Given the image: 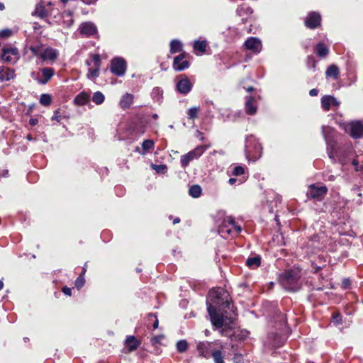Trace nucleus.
<instances>
[{"mask_svg":"<svg viewBox=\"0 0 363 363\" xmlns=\"http://www.w3.org/2000/svg\"><path fill=\"white\" fill-rule=\"evenodd\" d=\"M245 152L249 161L255 162L261 157L262 147L255 136L249 135L246 138Z\"/></svg>","mask_w":363,"mask_h":363,"instance_id":"nucleus-3","label":"nucleus"},{"mask_svg":"<svg viewBox=\"0 0 363 363\" xmlns=\"http://www.w3.org/2000/svg\"><path fill=\"white\" fill-rule=\"evenodd\" d=\"M155 146V143L152 140H145L142 143L143 152L142 155H145L148 150H152Z\"/></svg>","mask_w":363,"mask_h":363,"instance_id":"nucleus-32","label":"nucleus"},{"mask_svg":"<svg viewBox=\"0 0 363 363\" xmlns=\"http://www.w3.org/2000/svg\"><path fill=\"white\" fill-rule=\"evenodd\" d=\"M151 167L157 172L164 173L165 172V170L167 169V167L164 164H159V165H157V164H152Z\"/></svg>","mask_w":363,"mask_h":363,"instance_id":"nucleus-44","label":"nucleus"},{"mask_svg":"<svg viewBox=\"0 0 363 363\" xmlns=\"http://www.w3.org/2000/svg\"><path fill=\"white\" fill-rule=\"evenodd\" d=\"M333 131V129L330 126L323 125L322 127V133L327 145V151L328 156L330 159L335 160L333 155V151L335 150V142L333 140H331L329 137V134L331 133Z\"/></svg>","mask_w":363,"mask_h":363,"instance_id":"nucleus-10","label":"nucleus"},{"mask_svg":"<svg viewBox=\"0 0 363 363\" xmlns=\"http://www.w3.org/2000/svg\"><path fill=\"white\" fill-rule=\"evenodd\" d=\"M350 285V280L349 279H345L342 281V286L345 289H347Z\"/></svg>","mask_w":363,"mask_h":363,"instance_id":"nucleus-51","label":"nucleus"},{"mask_svg":"<svg viewBox=\"0 0 363 363\" xmlns=\"http://www.w3.org/2000/svg\"><path fill=\"white\" fill-rule=\"evenodd\" d=\"M111 71L118 77H122L126 71V62L122 57H116L111 60Z\"/></svg>","mask_w":363,"mask_h":363,"instance_id":"nucleus-8","label":"nucleus"},{"mask_svg":"<svg viewBox=\"0 0 363 363\" xmlns=\"http://www.w3.org/2000/svg\"><path fill=\"white\" fill-rule=\"evenodd\" d=\"M15 77L14 70L7 67H0V80L9 81Z\"/></svg>","mask_w":363,"mask_h":363,"instance_id":"nucleus-20","label":"nucleus"},{"mask_svg":"<svg viewBox=\"0 0 363 363\" xmlns=\"http://www.w3.org/2000/svg\"><path fill=\"white\" fill-rule=\"evenodd\" d=\"M42 49V45H32L30 47V50L32 52V53L35 56H39L40 57V53Z\"/></svg>","mask_w":363,"mask_h":363,"instance_id":"nucleus-40","label":"nucleus"},{"mask_svg":"<svg viewBox=\"0 0 363 363\" xmlns=\"http://www.w3.org/2000/svg\"><path fill=\"white\" fill-rule=\"evenodd\" d=\"M180 222V219L179 218H176L174 219L173 220V224H177V223H179Z\"/></svg>","mask_w":363,"mask_h":363,"instance_id":"nucleus-61","label":"nucleus"},{"mask_svg":"<svg viewBox=\"0 0 363 363\" xmlns=\"http://www.w3.org/2000/svg\"><path fill=\"white\" fill-rule=\"evenodd\" d=\"M148 317H149V318H155V321L153 323L152 327H153V329H157L158 328V325H159V320L157 319V315L155 314H153V313H150L148 315Z\"/></svg>","mask_w":363,"mask_h":363,"instance_id":"nucleus-47","label":"nucleus"},{"mask_svg":"<svg viewBox=\"0 0 363 363\" xmlns=\"http://www.w3.org/2000/svg\"><path fill=\"white\" fill-rule=\"evenodd\" d=\"M335 176H334V175H330V176L328 177V179L329 181H334V180H335Z\"/></svg>","mask_w":363,"mask_h":363,"instance_id":"nucleus-62","label":"nucleus"},{"mask_svg":"<svg viewBox=\"0 0 363 363\" xmlns=\"http://www.w3.org/2000/svg\"><path fill=\"white\" fill-rule=\"evenodd\" d=\"M236 11H237L238 15L240 16H242L245 14L249 15V14L252 13V9L250 6H248L245 4H242V5L239 6L238 7Z\"/></svg>","mask_w":363,"mask_h":363,"instance_id":"nucleus-30","label":"nucleus"},{"mask_svg":"<svg viewBox=\"0 0 363 363\" xmlns=\"http://www.w3.org/2000/svg\"><path fill=\"white\" fill-rule=\"evenodd\" d=\"M192 87L193 84L186 77L182 78L176 85L177 91L183 95L189 94Z\"/></svg>","mask_w":363,"mask_h":363,"instance_id":"nucleus-13","label":"nucleus"},{"mask_svg":"<svg viewBox=\"0 0 363 363\" xmlns=\"http://www.w3.org/2000/svg\"><path fill=\"white\" fill-rule=\"evenodd\" d=\"M328 193V188L326 186H316L315 184H311L307 191V196L309 199H316L317 201H322L324 196Z\"/></svg>","mask_w":363,"mask_h":363,"instance_id":"nucleus-7","label":"nucleus"},{"mask_svg":"<svg viewBox=\"0 0 363 363\" xmlns=\"http://www.w3.org/2000/svg\"><path fill=\"white\" fill-rule=\"evenodd\" d=\"M9 174L8 170H3L2 172L0 173V179L1 177H7Z\"/></svg>","mask_w":363,"mask_h":363,"instance_id":"nucleus-56","label":"nucleus"},{"mask_svg":"<svg viewBox=\"0 0 363 363\" xmlns=\"http://www.w3.org/2000/svg\"><path fill=\"white\" fill-rule=\"evenodd\" d=\"M352 165L354 167L355 170L359 171V162L357 159H354L352 162Z\"/></svg>","mask_w":363,"mask_h":363,"instance_id":"nucleus-53","label":"nucleus"},{"mask_svg":"<svg viewBox=\"0 0 363 363\" xmlns=\"http://www.w3.org/2000/svg\"><path fill=\"white\" fill-rule=\"evenodd\" d=\"M99 75V67H95L93 69H89L88 77L89 78H96Z\"/></svg>","mask_w":363,"mask_h":363,"instance_id":"nucleus-41","label":"nucleus"},{"mask_svg":"<svg viewBox=\"0 0 363 363\" xmlns=\"http://www.w3.org/2000/svg\"><path fill=\"white\" fill-rule=\"evenodd\" d=\"M188 343L185 340H182L177 343V350L179 352H184L187 350Z\"/></svg>","mask_w":363,"mask_h":363,"instance_id":"nucleus-37","label":"nucleus"},{"mask_svg":"<svg viewBox=\"0 0 363 363\" xmlns=\"http://www.w3.org/2000/svg\"><path fill=\"white\" fill-rule=\"evenodd\" d=\"M125 343L127 344L130 351L135 350L140 345V342L136 340V338L133 335L128 336L126 337Z\"/></svg>","mask_w":363,"mask_h":363,"instance_id":"nucleus-25","label":"nucleus"},{"mask_svg":"<svg viewBox=\"0 0 363 363\" xmlns=\"http://www.w3.org/2000/svg\"><path fill=\"white\" fill-rule=\"evenodd\" d=\"M84 3L86 4H92L93 2L89 1V0H82Z\"/></svg>","mask_w":363,"mask_h":363,"instance_id":"nucleus-63","label":"nucleus"},{"mask_svg":"<svg viewBox=\"0 0 363 363\" xmlns=\"http://www.w3.org/2000/svg\"><path fill=\"white\" fill-rule=\"evenodd\" d=\"M246 49L251 50L255 53H259L262 48V42L259 39L250 37L245 42Z\"/></svg>","mask_w":363,"mask_h":363,"instance_id":"nucleus-14","label":"nucleus"},{"mask_svg":"<svg viewBox=\"0 0 363 363\" xmlns=\"http://www.w3.org/2000/svg\"><path fill=\"white\" fill-rule=\"evenodd\" d=\"M104 95L101 91L94 93L92 101L97 105L101 104L104 101Z\"/></svg>","mask_w":363,"mask_h":363,"instance_id":"nucleus-34","label":"nucleus"},{"mask_svg":"<svg viewBox=\"0 0 363 363\" xmlns=\"http://www.w3.org/2000/svg\"><path fill=\"white\" fill-rule=\"evenodd\" d=\"M133 102V95L131 94L126 93L121 98L119 105L123 108H129Z\"/></svg>","mask_w":363,"mask_h":363,"instance_id":"nucleus-21","label":"nucleus"},{"mask_svg":"<svg viewBox=\"0 0 363 363\" xmlns=\"http://www.w3.org/2000/svg\"><path fill=\"white\" fill-rule=\"evenodd\" d=\"M199 108L198 107H191L187 111L188 118L189 119H195L198 117Z\"/></svg>","mask_w":363,"mask_h":363,"instance_id":"nucleus-38","label":"nucleus"},{"mask_svg":"<svg viewBox=\"0 0 363 363\" xmlns=\"http://www.w3.org/2000/svg\"><path fill=\"white\" fill-rule=\"evenodd\" d=\"M333 100V96L331 95H325L321 98V106L324 111H328L330 110L332 106Z\"/></svg>","mask_w":363,"mask_h":363,"instance_id":"nucleus-27","label":"nucleus"},{"mask_svg":"<svg viewBox=\"0 0 363 363\" xmlns=\"http://www.w3.org/2000/svg\"><path fill=\"white\" fill-rule=\"evenodd\" d=\"M241 230V227L236 223L235 218L232 216H228L224 218L218 228V232L223 237L225 236V235H236Z\"/></svg>","mask_w":363,"mask_h":363,"instance_id":"nucleus-4","label":"nucleus"},{"mask_svg":"<svg viewBox=\"0 0 363 363\" xmlns=\"http://www.w3.org/2000/svg\"><path fill=\"white\" fill-rule=\"evenodd\" d=\"M38 123V120L36 118H31L29 120V124L32 126L35 125Z\"/></svg>","mask_w":363,"mask_h":363,"instance_id":"nucleus-54","label":"nucleus"},{"mask_svg":"<svg viewBox=\"0 0 363 363\" xmlns=\"http://www.w3.org/2000/svg\"><path fill=\"white\" fill-rule=\"evenodd\" d=\"M261 264V257L255 255L252 257H248L246 260V265L251 269H256Z\"/></svg>","mask_w":363,"mask_h":363,"instance_id":"nucleus-24","label":"nucleus"},{"mask_svg":"<svg viewBox=\"0 0 363 363\" xmlns=\"http://www.w3.org/2000/svg\"><path fill=\"white\" fill-rule=\"evenodd\" d=\"M162 95V90L159 87H155L152 91V96L154 99L159 101Z\"/></svg>","mask_w":363,"mask_h":363,"instance_id":"nucleus-42","label":"nucleus"},{"mask_svg":"<svg viewBox=\"0 0 363 363\" xmlns=\"http://www.w3.org/2000/svg\"><path fill=\"white\" fill-rule=\"evenodd\" d=\"M5 8L4 4L2 2H0V11L4 10Z\"/></svg>","mask_w":363,"mask_h":363,"instance_id":"nucleus-64","label":"nucleus"},{"mask_svg":"<svg viewBox=\"0 0 363 363\" xmlns=\"http://www.w3.org/2000/svg\"><path fill=\"white\" fill-rule=\"evenodd\" d=\"M19 57L16 48L4 47L2 49L1 59L6 62L15 63Z\"/></svg>","mask_w":363,"mask_h":363,"instance_id":"nucleus-11","label":"nucleus"},{"mask_svg":"<svg viewBox=\"0 0 363 363\" xmlns=\"http://www.w3.org/2000/svg\"><path fill=\"white\" fill-rule=\"evenodd\" d=\"M321 17L318 13L311 12L305 19V25L311 29L317 28L320 24Z\"/></svg>","mask_w":363,"mask_h":363,"instance_id":"nucleus-17","label":"nucleus"},{"mask_svg":"<svg viewBox=\"0 0 363 363\" xmlns=\"http://www.w3.org/2000/svg\"><path fill=\"white\" fill-rule=\"evenodd\" d=\"M316 52L318 57L323 58L328 55L329 50L323 43H319L316 45Z\"/></svg>","mask_w":363,"mask_h":363,"instance_id":"nucleus-28","label":"nucleus"},{"mask_svg":"<svg viewBox=\"0 0 363 363\" xmlns=\"http://www.w3.org/2000/svg\"><path fill=\"white\" fill-rule=\"evenodd\" d=\"M11 35V30L9 29H5L0 31V37L8 38Z\"/></svg>","mask_w":363,"mask_h":363,"instance_id":"nucleus-48","label":"nucleus"},{"mask_svg":"<svg viewBox=\"0 0 363 363\" xmlns=\"http://www.w3.org/2000/svg\"><path fill=\"white\" fill-rule=\"evenodd\" d=\"M186 56V53H182L174 57L173 62V68L176 71H182L189 67V61L184 60Z\"/></svg>","mask_w":363,"mask_h":363,"instance_id":"nucleus-18","label":"nucleus"},{"mask_svg":"<svg viewBox=\"0 0 363 363\" xmlns=\"http://www.w3.org/2000/svg\"><path fill=\"white\" fill-rule=\"evenodd\" d=\"M340 104V101H337L334 96H333V102H332V106H335L336 107L339 106Z\"/></svg>","mask_w":363,"mask_h":363,"instance_id":"nucleus-55","label":"nucleus"},{"mask_svg":"<svg viewBox=\"0 0 363 363\" xmlns=\"http://www.w3.org/2000/svg\"><path fill=\"white\" fill-rule=\"evenodd\" d=\"M207 147L205 145H199L194 150L181 157V165L183 168L186 167L190 162L199 159L206 150Z\"/></svg>","mask_w":363,"mask_h":363,"instance_id":"nucleus-6","label":"nucleus"},{"mask_svg":"<svg viewBox=\"0 0 363 363\" xmlns=\"http://www.w3.org/2000/svg\"><path fill=\"white\" fill-rule=\"evenodd\" d=\"M245 173V169L242 166H236L233 168L232 172L233 175L234 176H240Z\"/></svg>","mask_w":363,"mask_h":363,"instance_id":"nucleus-43","label":"nucleus"},{"mask_svg":"<svg viewBox=\"0 0 363 363\" xmlns=\"http://www.w3.org/2000/svg\"><path fill=\"white\" fill-rule=\"evenodd\" d=\"M333 318L334 320L337 322V323H339L340 322L341 320V317L339 314L336 315H333Z\"/></svg>","mask_w":363,"mask_h":363,"instance_id":"nucleus-57","label":"nucleus"},{"mask_svg":"<svg viewBox=\"0 0 363 363\" xmlns=\"http://www.w3.org/2000/svg\"><path fill=\"white\" fill-rule=\"evenodd\" d=\"M245 111L249 115H254L257 112V106L255 104V99L253 97H247L245 102Z\"/></svg>","mask_w":363,"mask_h":363,"instance_id":"nucleus-23","label":"nucleus"},{"mask_svg":"<svg viewBox=\"0 0 363 363\" xmlns=\"http://www.w3.org/2000/svg\"><path fill=\"white\" fill-rule=\"evenodd\" d=\"M339 69L335 65H330L325 72L326 77H331L333 78L334 79H337L339 77Z\"/></svg>","mask_w":363,"mask_h":363,"instance_id":"nucleus-26","label":"nucleus"},{"mask_svg":"<svg viewBox=\"0 0 363 363\" xmlns=\"http://www.w3.org/2000/svg\"><path fill=\"white\" fill-rule=\"evenodd\" d=\"M300 272L296 269H289L279 276V282L281 286L289 291H296L301 288Z\"/></svg>","mask_w":363,"mask_h":363,"instance_id":"nucleus-2","label":"nucleus"},{"mask_svg":"<svg viewBox=\"0 0 363 363\" xmlns=\"http://www.w3.org/2000/svg\"><path fill=\"white\" fill-rule=\"evenodd\" d=\"M79 31L82 36L86 38L98 35L97 28L92 22L82 23L79 28Z\"/></svg>","mask_w":363,"mask_h":363,"instance_id":"nucleus-12","label":"nucleus"},{"mask_svg":"<svg viewBox=\"0 0 363 363\" xmlns=\"http://www.w3.org/2000/svg\"><path fill=\"white\" fill-rule=\"evenodd\" d=\"M92 60L94 62V65L96 67H99L101 66V57L100 55L98 54H95L92 55Z\"/></svg>","mask_w":363,"mask_h":363,"instance_id":"nucleus-45","label":"nucleus"},{"mask_svg":"<svg viewBox=\"0 0 363 363\" xmlns=\"http://www.w3.org/2000/svg\"><path fill=\"white\" fill-rule=\"evenodd\" d=\"M236 182H237V179L235 178H230L228 180L229 184L231 185L234 184Z\"/></svg>","mask_w":363,"mask_h":363,"instance_id":"nucleus-59","label":"nucleus"},{"mask_svg":"<svg viewBox=\"0 0 363 363\" xmlns=\"http://www.w3.org/2000/svg\"><path fill=\"white\" fill-rule=\"evenodd\" d=\"M342 128L352 138L358 139L363 138V123L360 121H353L342 124Z\"/></svg>","mask_w":363,"mask_h":363,"instance_id":"nucleus-5","label":"nucleus"},{"mask_svg":"<svg viewBox=\"0 0 363 363\" xmlns=\"http://www.w3.org/2000/svg\"><path fill=\"white\" fill-rule=\"evenodd\" d=\"M86 267H87V263H85L84 267H82V273L81 274H83V277H84V274L86 272Z\"/></svg>","mask_w":363,"mask_h":363,"instance_id":"nucleus-58","label":"nucleus"},{"mask_svg":"<svg viewBox=\"0 0 363 363\" xmlns=\"http://www.w3.org/2000/svg\"><path fill=\"white\" fill-rule=\"evenodd\" d=\"M318 89H312L309 91V95L311 96H315L318 95Z\"/></svg>","mask_w":363,"mask_h":363,"instance_id":"nucleus-52","label":"nucleus"},{"mask_svg":"<svg viewBox=\"0 0 363 363\" xmlns=\"http://www.w3.org/2000/svg\"><path fill=\"white\" fill-rule=\"evenodd\" d=\"M308 60H311V61H312V63H313V67H315V62L313 60V57H308Z\"/></svg>","mask_w":363,"mask_h":363,"instance_id":"nucleus-60","label":"nucleus"},{"mask_svg":"<svg viewBox=\"0 0 363 363\" xmlns=\"http://www.w3.org/2000/svg\"><path fill=\"white\" fill-rule=\"evenodd\" d=\"M183 45L179 40H172L170 43V52L174 54L182 50Z\"/></svg>","mask_w":363,"mask_h":363,"instance_id":"nucleus-29","label":"nucleus"},{"mask_svg":"<svg viewBox=\"0 0 363 363\" xmlns=\"http://www.w3.org/2000/svg\"><path fill=\"white\" fill-rule=\"evenodd\" d=\"M62 292L65 294V295H67V296H71L72 295V289L67 286H65L62 288Z\"/></svg>","mask_w":363,"mask_h":363,"instance_id":"nucleus-50","label":"nucleus"},{"mask_svg":"<svg viewBox=\"0 0 363 363\" xmlns=\"http://www.w3.org/2000/svg\"><path fill=\"white\" fill-rule=\"evenodd\" d=\"M90 96L89 94L82 91L76 96L74 99L75 104L78 106H83L86 104L89 101Z\"/></svg>","mask_w":363,"mask_h":363,"instance_id":"nucleus-22","label":"nucleus"},{"mask_svg":"<svg viewBox=\"0 0 363 363\" xmlns=\"http://www.w3.org/2000/svg\"><path fill=\"white\" fill-rule=\"evenodd\" d=\"M201 188L199 185H193L189 189V194L193 198H199L201 195Z\"/></svg>","mask_w":363,"mask_h":363,"instance_id":"nucleus-31","label":"nucleus"},{"mask_svg":"<svg viewBox=\"0 0 363 363\" xmlns=\"http://www.w3.org/2000/svg\"><path fill=\"white\" fill-rule=\"evenodd\" d=\"M52 98L48 94H43L40 98V103L43 106H49L51 104Z\"/></svg>","mask_w":363,"mask_h":363,"instance_id":"nucleus-36","label":"nucleus"},{"mask_svg":"<svg viewBox=\"0 0 363 363\" xmlns=\"http://www.w3.org/2000/svg\"><path fill=\"white\" fill-rule=\"evenodd\" d=\"M164 335H156L155 337H153L152 339H151V342L153 344V345H156V344H158L161 342V340L164 338Z\"/></svg>","mask_w":363,"mask_h":363,"instance_id":"nucleus-46","label":"nucleus"},{"mask_svg":"<svg viewBox=\"0 0 363 363\" xmlns=\"http://www.w3.org/2000/svg\"><path fill=\"white\" fill-rule=\"evenodd\" d=\"M206 46L207 44L206 41L196 40L194 43V49L201 52H205Z\"/></svg>","mask_w":363,"mask_h":363,"instance_id":"nucleus-35","label":"nucleus"},{"mask_svg":"<svg viewBox=\"0 0 363 363\" xmlns=\"http://www.w3.org/2000/svg\"><path fill=\"white\" fill-rule=\"evenodd\" d=\"M85 284V279L83 274H80L75 280L74 285L77 289H80Z\"/></svg>","mask_w":363,"mask_h":363,"instance_id":"nucleus-39","label":"nucleus"},{"mask_svg":"<svg viewBox=\"0 0 363 363\" xmlns=\"http://www.w3.org/2000/svg\"><path fill=\"white\" fill-rule=\"evenodd\" d=\"M61 115L60 114V112L58 110H56L55 112H54V115L52 117V120H55V121H57V122H60L61 121Z\"/></svg>","mask_w":363,"mask_h":363,"instance_id":"nucleus-49","label":"nucleus"},{"mask_svg":"<svg viewBox=\"0 0 363 363\" xmlns=\"http://www.w3.org/2000/svg\"><path fill=\"white\" fill-rule=\"evenodd\" d=\"M211 357H213L215 363H225L222 352L219 350H216Z\"/></svg>","mask_w":363,"mask_h":363,"instance_id":"nucleus-33","label":"nucleus"},{"mask_svg":"<svg viewBox=\"0 0 363 363\" xmlns=\"http://www.w3.org/2000/svg\"><path fill=\"white\" fill-rule=\"evenodd\" d=\"M55 74V70L52 67H43L40 69V72L33 77L34 79L40 84H46Z\"/></svg>","mask_w":363,"mask_h":363,"instance_id":"nucleus-9","label":"nucleus"},{"mask_svg":"<svg viewBox=\"0 0 363 363\" xmlns=\"http://www.w3.org/2000/svg\"><path fill=\"white\" fill-rule=\"evenodd\" d=\"M197 350L201 356L208 358L216 350L213 348L212 342H201L197 345Z\"/></svg>","mask_w":363,"mask_h":363,"instance_id":"nucleus-15","label":"nucleus"},{"mask_svg":"<svg viewBox=\"0 0 363 363\" xmlns=\"http://www.w3.org/2000/svg\"><path fill=\"white\" fill-rule=\"evenodd\" d=\"M206 304L211 321L218 328L224 325L225 318L232 319L235 314L229 294L222 288L210 291Z\"/></svg>","mask_w":363,"mask_h":363,"instance_id":"nucleus-1","label":"nucleus"},{"mask_svg":"<svg viewBox=\"0 0 363 363\" xmlns=\"http://www.w3.org/2000/svg\"><path fill=\"white\" fill-rule=\"evenodd\" d=\"M52 11L46 9L43 3L40 2L36 4L35 11L32 13V16L45 19L47 23L51 24V22L47 19V18L51 15Z\"/></svg>","mask_w":363,"mask_h":363,"instance_id":"nucleus-16","label":"nucleus"},{"mask_svg":"<svg viewBox=\"0 0 363 363\" xmlns=\"http://www.w3.org/2000/svg\"><path fill=\"white\" fill-rule=\"evenodd\" d=\"M58 56V51L56 49L48 47L40 53V58L43 60L55 61Z\"/></svg>","mask_w":363,"mask_h":363,"instance_id":"nucleus-19","label":"nucleus"}]
</instances>
